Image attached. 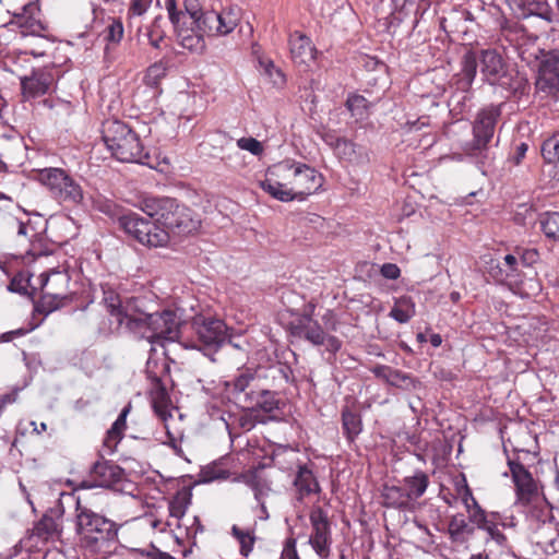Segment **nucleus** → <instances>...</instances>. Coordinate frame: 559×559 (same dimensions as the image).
Segmentation results:
<instances>
[{
    "label": "nucleus",
    "instance_id": "obj_24",
    "mask_svg": "<svg viewBox=\"0 0 559 559\" xmlns=\"http://www.w3.org/2000/svg\"><path fill=\"white\" fill-rule=\"evenodd\" d=\"M185 10L179 11L175 0H167L166 8L171 23H182L194 25L198 17L203 12L199 0H185Z\"/></svg>",
    "mask_w": 559,
    "mask_h": 559
},
{
    "label": "nucleus",
    "instance_id": "obj_49",
    "mask_svg": "<svg viewBox=\"0 0 559 559\" xmlns=\"http://www.w3.org/2000/svg\"><path fill=\"white\" fill-rule=\"evenodd\" d=\"M105 40L108 43L118 44L123 37V25L119 19L110 17L104 31Z\"/></svg>",
    "mask_w": 559,
    "mask_h": 559
},
{
    "label": "nucleus",
    "instance_id": "obj_26",
    "mask_svg": "<svg viewBox=\"0 0 559 559\" xmlns=\"http://www.w3.org/2000/svg\"><path fill=\"white\" fill-rule=\"evenodd\" d=\"M247 406L252 408L253 412L263 411L271 414L278 409V401L275 394L267 390H251L246 393Z\"/></svg>",
    "mask_w": 559,
    "mask_h": 559
},
{
    "label": "nucleus",
    "instance_id": "obj_9",
    "mask_svg": "<svg viewBox=\"0 0 559 559\" xmlns=\"http://www.w3.org/2000/svg\"><path fill=\"white\" fill-rule=\"evenodd\" d=\"M40 182L61 203L78 204L83 200L81 186L61 168H45L38 174Z\"/></svg>",
    "mask_w": 559,
    "mask_h": 559
},
{
    "label": "nucleus",
    "instance_id": "obj_14",
    "mask_svg": "<svg viewBox=\"0 0 559 559\" xmlns=\"http://www.w3.org/2000/svg\"><path fill=\"white\" fill-rule=\"evenodd\" d=\"M57 80L56 69L44 67L34 69L29 75L20 78L21 95L24 102H28L47 94Z\"/></svg>",
    "mask_w": 559,
    "mask_h": 559
},
{
    "label": "nucleus",
    "instance_id": "obj_41",
    "mask_svg": "<svg viewBox=\"0 0 559 559\" xmlns=\"http://www.w3.org/2000/svg\"><path fill=\"white\" fill-rule=\"evenodd\" d=\"M542 156L547 164L559 162V132H554L547 136L540 147Z\"/></svg>",
    "mask_w": 559,
    "mask_h": 559
},
{
    "label": "nucleus",
    "instance_id": "obj_6",
    "mask_svg": "<svg viewBox=\"0 0 559 559\" xmlns=\"http://www.w3.org/2000/svg\"><path fill=\"white\" fill-rule=\"evenodd\" d=\"M40 276L43 294L36 305L38 312L48 314L69 306L74 300V295L69 289L71 282L69 266L50 269Z\"/></svg>",
    "mask_w": 559,
    "mask_h": 559
},
{
    "label": "nucleus",
    "instance_id": "obj_11",
    "mask_svg": "<svg viewBox=\"0 0 559 559\" xmlns=\"http://www.w3.org/2000/svg\"><path fill=\"white\" fill-rule=\"evenodd\" d=\"M191 326L199 341L205 346L221 347L229 344L235 348H240L239 344L233 343L228 328L221 319L198 314L193 317Z\"/></svg>",
    "mask_w": 559,
    "mask_h": 559
},
{
    "label": "nucleus",
    "instance_id": "obj_37",
    "mask_svg": "<svg viewBox=\"0 0 559 559\" xmlns=\"http://www.w3.org/2000/svg\"><path fill=\"white\" fill-rule=\"evenodd\" d=\"M450 537L453 542H465L467 536L473 534V527H471L463 514H455L451 518L448 527Z\"/></svg>",
    "mask_w": 559,
    "mask_h": 559
},
{
    "label": "nucleus",
    "instance_id": "obj_53",
    "mask_svg": "<svg viewBox=\"0 0 559 559\" xmlns=\"http://www.w3.org/2000/svg\"><path fill=\"white\" fill-rule=\"evenodd\" d=\"M527 151H528L527 143H525V142L516 143V144H514L512 152L509 155L508 160L513 166H519L522 164L523 159L525 158Z\"/></svg>",
    "mask_w": 559,
    "mask_h": 559
},
{
    "label": "nucleus",
    "instance_id": "obj_62",
    "mask_svg": "<svg viewBox=\"0 0 559 559\" xmlns=\"http://www.w3.org/2000/svg\"><path fill=\"white\" fill-rule=\"evenodd\" d=\"M259 64L264 70L265 74H267L270 78H272L273 72H275L282 79V81H284V75L282 71L275 67L274 62L271 59L260 58Z\"/></svg>",
    "mask_w": 559,
    "mask_h": 559
},
{
    "label": "nucleus",
    "instance_id": "obj_39",
    "mask_svg": "<svg viewBox=\"0 0 559 559\" xmlns=\"http://www.w3.org/2000/svg\"><path fill=\"white\" fill-rule=\"evenodd\" d=\"M59 534V524L49 515H44L34 526L33 535L43 540H48Z\"/></svg>",
    "mask_w": 559,
    "mask_h": 559
},
{
    "label": "nucleus",
    "instance_id": "obj_55",
    "mask_svg": "<svg viewBox=\"0 0 559 559\" xmlns=\"http://www.w3.org/2000/svg\"><path fill=\"white\" fill-rule=\"evenodd\" d=\"M501 265L504 267V270H507L506 272L509 273L514 283H518L520 277V270L518 267L519 263L516 257L513 254L504 255Z\"/></svg>",
    "mask_w": 559,
    "mask_h": 559
},
{
    "label": "nucleus",
    "instance_id": "obj_1",
    "mask_svg": "<svg viewBox=\"0 0 559 559\" xmlns=\"http://www.w3.org/2000/svg\"><path fill=\"white\" fill-rule=\"evenodd\" d=\"M502 107L503 103L481 107L472 122V140L462 145L464 155L472 158L485 175L495 167L496 156L491 142L502 116Z\"/></svg>",
    "mask_w": 559,
    "mask_h": 559
},
{
    "label": "nucleus",
    "instance_id": "obj_16",
    "mask_svg": "<svg viewBox=\"0 0 559 559\" xmlns=\"http://www.w3.org/2000/svg\"><path fill=\"white\" fill-rule=\"evenodd\" d=\"M293 201H304L323 185V176L313 167L296 160Z\"/></svg>",
    "mask_w": 559,
    "mask_h": 559
},
{
    "label": "nucleus",
    "instance_id": "obj_38",
    "mask_svg": "<svg viewBox=\"0 0 559 559\" xmlns=\"http://www.w3.org/2000/svg\"><path fill=\"white\" fill-rule=\"evenodd\" d=\"M191 492L187 489L179 490L169 502V514L176 520H181L191 503Z\"/></svg>",
    "mask_w": 559,
    "mask_h": 559
},
{
    "label": "nucleus",
    "instance_id": "obj_60",
    "mask_svg": "<svg viewBox=\"0 0 559 559\" xmlns=\"http://www.w3.org/2000/svg\"><path fill=\"white\" fill-rule=\"evenodd\" d=\"M151 3L152 0H132L129 8V14L138 16L144 14L151 7Z\"/></svg>",
    "mask_w": 559,
    "mask_h": 559
},
{
    "label": "nucleus",
    "instance_id": "obj_23",
    "mask_svg": "<svg viewBox=\"0 0 559 559\" xmlns=\"http://www.w3.org/2000/svg\"><path fill=\"white\" fill-rule=\"evenodd\" d=\"M176 33L178 44L188 49L191 52H202L205 48L204 35L203 33L197 28L195 25L191 24H182V23H173Z\"/></svg>",
    "mask_w": 559,
    "mask_h": 559
},
{
    "label": "nucleus",
    "instance_id": "obj_59",
    "mask_svg": "<svg viewBox=\"0 0 559 559\" xmlns=\"http://www.w3.org/2000/svg\"><path fill=\"white\" fill-rule=\"evenodd\" d=\"M28 282V277H26L23 273H19L10 281L9 290L19 294H26Z\"/></svg>",
    "mask_w": 559,
    "mask_h": 559
},
{
    "label": "nucleus",
    "instance_id": "obj_3",
    "mask_svg": "<svg viewBox=\"0 0 559 559\" xmlns=\"http://www.w3.org/2000/svg\"><path fill=\"white\" fill-rule=\"evenodd\" d=\"M75 518L81 547L90 554H109L118 532L115 522L82 504L80 498L76 501Z\"/></svg>",
    "mask_w": 559,
    "mask_h": 559
},
{
    "label": "nucleus",
    "instance_id": "obj_20",
    "mask_svg": "<svg viewBox=\"0 0 559 559\" xmlns=\"http://www.w3.org/2000/svg\"><path fill=\"white\" fill-rule=\"evenodd\" d=\"M288 43L294 63L308 66L314 60L317 49L308 36L300 32H294L290 34Z\"/></svg>",
    "mask_w": 559,
    "mask_h": 559
},
{
    "label": "nucleus",
    "instance_id": "obj_17",
    "mask_svg": "<svg viewBox=\"0 0 559 559\" xmlns=\"http://www.w3.org/2000/svg\"><path fill=\"white\" fill-rule=\"evenodd\" d=\"M311 534L309 544L322 558H326L331 548V526L328 515L321 508H314L310 513Z\"/></svg>",
    "mask_w": 559,
    "mask_h": 559
},
{
    "label": "nucleus",
    "instance_id": "obj_10",
    "mask_svg": "<svg viewBox=\"0 0 559 559\" xmlns=\"http://www.w3.org/2000/svg\"><path fill=\"white\" fill-rule=\"evenodd\" d=\"M9 25L23 36L45 37L49 32V25L44 17L38 0L31 1L24 4L20 11L13 12Z\"/></svg>",
    "mask_w": 559,
    "mask_h": 559
},
{
    "label": "nucleus",
    "instance_id": "obj_45",
    "mask_svg": "<svg viewBox=\"0 0 559 559\" xmlns=\"http://www.w3.org/2000/svg\"><path fill=\"white\" fill-rule=\"evenodd\" d=\"M540 71L544 75H550L551 80L559 82V50L547 52L540 63Z\"/></svg>",
    "mask_w": 559,
    "mask_h": 559
},
{
    "label": "nucleus",
    "instance_id": "obj_7",
    "mask_svg": "<svg viewBox=\"0 0 559 559\" xmlns=\"http://www.w3.org/2000/svg\"><path fill=\"white\" fill-rule=\"evenodd\" d=\"M508 466L515 486V503L527 508V513L532 518L545 521L548 508L537 481L523 464L509 460Z\"/></svg>",
    "mask_w": 559,
    "mask_h": 559
},
{
    "label": "nucleus",
    "instance_id": "obj_40",
    "mask_svg": "<svg viewBox=\"0 0 559 559\" xmlns=\"http://www.w3.org/2000/svg\"><path fill=\"white\" fill-rule=\"evenodd\" d=\"M374 373L378 377L385 379L391 385L407 389L412 384V379L409 377L386 366L376 367Z\"/></svg>",
    "mask_w": 559,
    "mask_h": 559
},
{
    "label": "nucleus",
    "instance_id": "obj_51",
    "mask_svg": "<svg viewBox=\"0 0 559 559\" xmlns=\"http://www.w3.org/2000/svg\"><path fill=\"white\" fill-rule=\"evenodd\" d=\"M237 146L240 150L248 151L255 156H260L264 152L263 144L254 138H240L237 140Z\"/></svg>",
    "mask_w": 559,
    "mask_h": 559
},
{
    "label": "nucleus",
    "instance_id": "obj_64",
    "mask_svg": "<svg viewBox=\"0 0 559 559\" xmlns=\"http://www.w3.org/2000/svg\"><path fill=\"white\" fill-rule=\"evenodd\" d=\"M381 274L385 277V278H389V280H396L400 274H401V271L399 269V266L396 264H393V263H385L383 264V266L381 267Z\"/></svg>",
    "mask_w": 559,
    "mask_h": 559
},
{
    "label": "nucleus",
    "instance_id": "obj_29",
    "mask_svg": "<svg viewBox=\"0 0 559 559\" xmlns=\"http://www.w3.org/2000/svg\"><path fill=\"white\" fill-rule=\"evenodd\" d=\"M128 413L129 407H124L116 421L112 424L111 428L107 431L104 439V449L107 454L114 453L118 443L121 441L123 431L127 427L126 418Z\"/></svg>",
    "mask_w": 559,
    "mask_h": 559
},
{
    "label": "nucleus",
    "instance_id": "obj_28",
    "mask_svg": "<svg viewBox=\"0 0 559 559\" xmlns=\"http://www.w3.org/2000/svg\"><path fill=\"white\" fill-rule=\"evenodd\" d=\"M340 158L353 164H360L368 160V155L361 152V146L345 138H337L332 144Z\"/></svg>",
    "mask_w": 559,
    "mask_h": 559
},
{
    "label": "nucleus",
    "instance_id": "obj_46",
    "mask_svg": "<svg viewBox=\"0 0 559 559\" xmlns=\"http://www.w3.org/2000/svg\"><path fill=\"white\" fill-rule=\"evenodd\" d=\"M167 67L164 62L158 61L150 66L144 75V83L150 87H157L160 81L166 76Z\"/></svg>",
    "mask_w": 559,
    "mask_h": 559
},
{
    "label": "nucleus",
    "instance_id": "obj_35",
    "mask_svg": "<svg viewBox=\"0 0 559 559\" xmlns=\"http://www.w3.org/2000/svg\"><path fill=\"white\" fill-rule=\"evenodd\" d=\"M389 316L400 323L408 322L415 316V302L412 297L397 298Z\"/></svg>",
    "mask_w": 559,
    "mask_h": 559
},
{
    "label": "nucleus",
    "instance_id": "obj_63",
    "mask_svg": "<svg viewBox=\"0 0 559 559\" xmlns=\"http://www.w3.org/2000/svg\"><path fill=\"white\" fill-rule=\"evenodd\" d=\"M282 559H300L296 549V540L288 538L282 551Z\"/></svg>",
    "mask_w": 559,
    "mask_h": 559
},
{
    "label": "nucleus",
    "instance_id": "obj_19",
    "mask_svg": "<svg viewBox=\"0 0 559 559\" xmlns=\"http://www.w3.org/2000/svg\"><path fill=\"white\" fill-rule=\"evenodd\" d=\"M479 61L483 80L489 85H492L509 67L503 57L495 49L481 50Z\"/></svg>",
    "mask_w": 559,
    "mask_h": 559
},
{
    "label": "nucleus",
    "instance_id": "obj_25",
    "mask_svg": "<svg viewBox=\"0 0 559 559\" xmlns=\"http://www.w3.org/2000/svg\"><path fill=\"white\" fill-rule=\"evenodd\" d=\"M92 476L98 487H111L121 481L123 471L114 463L103 461L94 464Z\"/></svg>",
    "mask_w": 559,
    "mask_h": 559
},
{
    "label": "nucleus",
    "instance_id": "obj_58",
    "mask_svg": "<svg viewBox=\"0 0 559 559\" xmlns=\"http://www.w3.org/2000/svg\"><path fill=\"white\" fill-rule=\"evenodd\" d=\"M238 479L243 481L246 485H248L250 487V489L253 491L257 500L261 499V496L263 493V485L260 479H258L252 474L242 475Z\"/></svg>",
    "mask_w": 559,
    "mask_h": 559
},
{
    "label": "nucleus",
    "instance_id": "obj_30",
    "mask_svg": "<svg viewBox=\"0 0 559 559\" xmlns=\"http://www.w3.org/2000/svg\"><path fill=\"white\" fill-rule=\"evenodd\" d=\"M151 401L156 415L166 421L171 416V403L166 389L159 383L152 389Z\"/></svg>",
    "mask_w": 559,
    "mask_h": 559
},
{
    "label": "nucleus",
    "instance_id": "obj_18",
    "mask_svg": "<svg viewBox=\"0 0 559 559\" xmlns=\"http://www.w3.org/2000/svg\"><path fill=\"white\" fill-rule=\"evenodd\" d=\"M492 86H499L507 91L515 99L530 93V83L526 75L514 67H508Z\"/></svg>",
    "mask_w": 559,
    "mask_h": 559
},
{
    "label": "nucleus",
    "instance_id": "obj_43",
    "mask_svg": "<svg viewBox=\"0 0 559 559\" xmlns=\"http://www.w3.org/2000/svg\"><path fill=\"white\" fill-rule=\"evenodd\" d=\"M346 107L353 116L364 119L369 114L370 103L362 95L352 94L347 97Z\"/></svg>",
    "mask_w": 559,
    "mask_h": 559
},
{
    "label": "nucleus",
    "instance_id": "obj_22",
    "mask_svg": "<svg viewBox=\"0 0 559 559\" xmlns=\"http://www.w3.org/2000/svg\"><path fill=\"white\" fill-rule=\"evenodd\" d=\"M296 499H305L320 492L321 488L313 472L307 465H300L294 479Z\"/></svg>",
    "mask_w": 559,
    "mask_h": 559
},
{
    "label": "nucleus",
    "instance_id": "obj_31",
    "mask_svg": "<svg viewBox=\"0 0 559 559\" xmlns=\"http://www.w3.org/2000/svg\"><path fill=\"white\" fill-rule=\"evenodd\" d=\"M539 229L547 240L559 242V212L547 211L538 215Z\"/></svg>",
    "mask_w": 559,
    "mask_h": 559
},
{
    "label": "nucleus",
    "instance_id": "obj_61",
    "mask_svg": "<svg viewBox=\"0 0 559 559\" xmlns=\"http://www.w3.org/2000/svg\"><path fill=\"white\" fill-rule=\"evenodd\" d=\"M539 260V252L535 248L524 249L521 253V262L525 266H532Z\"/></svg>",
    "mask_w": 559,
    "mask_h": 559
},
{
    "label": "nucleus",
    "instance_id": "obj_47",
    "mask_svg": "<svg viewBox=\"0 0 559 559\" xmlns=\"http://www.w3.org/2000/svg\"><path fill=\"white\" fill-rule=\"evenodd\" d=\"M343 428L349 439L355 438L361 430V421L357 414L344 411L342 414Z\"/></svg>",
    "mask_w": 559,
    "mask_h": 559
},
{
    "label": "nucleus",
    "instance_id": "obj_4",
    "mask_svg": "<svg viewBox=\"0 0 559 559\" xmlns=\"http://www.w3.org/2000/svg\"><path fill=\"white\" fill-rule=\"evenodd\" d=\"M142 210L159 225L167 228L169 235L188 236L197 233L201 226L200 216L190 207L173 198H147Z\"/></svg>",
    "mask_w": 559,
    "mask_h": 559
},
{
    "label": "nucleus",
    "instance_id": "obj_8",
    "mask_svg": "<svg viewBox=\"0 0 559 559\" xmlns=\"http://www.w3.org/2000/svg\"><path fill=\"white\" fill-rule=\"evenodd\" d=\"M296 160L286 158L266 169L260 188L273 199L282 202L293 201Z\"/></svg>",
    "mask_w": 559,
    "mask_h": 559
},
{
    "label": "nucleus",
    "instance_id": "obj_52",
    "mask_svg": "<svg viewBox=\"0 0 559 559\" xmlns=\"http://www.w3.org/2000/svg\"><path fill=\"white\" fill-rule=\"evenodd\" d=\"M506 271L507 270H504V267L501 265L500 262H497L493 265V261H491V266L489 269V274H490V276L495 281H497L499 283H506V284H509V285L515 284L513 278Z\"/></svg>",
    "mask_w": 559,
    "mask_h": 559
},
{
    "label": "nucleus",
    "instance_id": "obj_5",
    "mask_svg": "<svg viewBox=\"0 0 559 559\" xmlns=\"http://www.w3.org/2000/svg\"><path fill=\"white\" fill-rule=\"evenodd\" d=\"M102 138L111 156L117 160L148 165L150 155L140 135L126 122L117 119L104 121Z\"/></svg>",
    "mask_w": 559,
    "mask_h": 559
},
{
    "label": "nucleus",
    "instance_id": "obj_48",
    "mask_svg": "<svg viewBox=\"0 0 559 559\" xmlns=\"http://www.w3.org/2000/svg\"><path fill=\"white\" fill-rule=\"evenodd\" d=\"M308 324L300 331V334L313 345H324L325 334L323 330L310 319H307Z\"/></svg>",
    "mask_w": 559,
    "mask_h": 559
},
{
    "label": "nucleus",
    "instance_id": "obj_21",
    "mask_svg": "<svg viewBox=\"0 0 559 559\" xmlns=\"http://www.w3.org/2000/svg\"><path fill=\"white\" fill-rule=\"evenodd\" d=\"M119 226L142 245L144 243L147 233H150V228L156 229V223L134 212L119 216Z\"/></svg>",
    "mask_w": 559,
    "mask_h": 559
},
{
    "label": "nucleus",
    "instance_id": "obj_42",
    "mask_svg": "<svg viewBox=\"0 0 559 559\" xmlns=\"http://www.w3.org/2000/svg\"><path fill=\"white\" fill-rule=\"evenodd\" d=\"M231 534L239 543L240 555L242 557H248L251 554V551L253 550V546L255 543V537L253 535V532L243 531V530L239 528L237 525H233Z\"/></svg>",
    "mask_w": 559,
    "mask_h": 559
},
{
    "label": "nucleus",
    "instance_id": "obj_32",
    "mask_svg": "<svg viewBox=\"0 0 559 559\" xmlns=\"http://www.w3.org/2000/svg\"><path fill=\"white\" fill-rule=\"evenodd\" d=\"M462 500L467 509L471 522L475 523L479 528L487 527L489 522L485 511L479 507L467 485L463 488Z\"/></svg>",
    "mask_w": 559,
    "mask_h": 559
},
{
    "label": "nucleus",
    "instance_id": "obj_44",
    "mask_svg": "<svg viewBox=\"0 0 559 559\" xmlns=\"http://www.w3.org/2000/svg\"><path fill=\"white\" fill-rule=\"evenodd\" d=\"M154 223H156V229L150 228L143 245L153 248L165 247L169 241V231L164 226L160 227L156 221Z\"/></svg>",
    "mask_w": 559,
    "mask_h": 559
},
{
    "label": "nucleus",
    "instance_id": "obj_57",
    "mask_svg": "<svg viewBox=\"0 0 559 559\" xmlns=\"http://www.w3.org/2000/svg\"><path fill=\"white\" fill-rule=\"evenodd\" d=\"M95 207L99 212H102V213H104V214H106V215H108L110 217H116L117 216L119 218V216H120L119 215V209H118L117 204L114 203L110 200L98 199V200L95 201Z\"/></svg>",
    "mask_w": 559,
    "mask_h": 559
},
{
    "label": "nucleus",
    "instance_id": "obj_27",
    "mask_svg": "<svg viewBox=\"0 0 559 559\" xmlns=\"http://www.w3.org/2000/svg\"><path fill=\"white\" fill-rule=\"evenodd\" d=\"M489 12L492 15H499L497 19V24L499 26L501 35L510 43L518 41L521 37L524 36L525 28L519 23L514 21L508 20L501 12L500 8L497 5H491L489 8Z\"/></svg>",
    "mask_w": 559,
    "mask_h": 559
},
{
    "label": "nucleus",
    "instance_id": "obj_15",
    "mask_svg": "<svg viewBox=\"0 0 559 559\" xmlns=\"http://www.w3.org/2000/svg\"><path fill=\"white\" fill-rule=\"evenodd\" d=\"M518 17L538 16L549 23L559 21V0H508Z\"/></svg>",
    "mask_w": 559,
    "mask_h": 559
},
{
    "label": "nucleus",
    "instance_id": "obj_2",
    "mask_svg": "<svg viewBox=\"0 0 559 559\" xmlns=\"http://www.w3.org/2000/svg\"><path fill=\"white\" fill-rule=\"evenodd\" d=\"M182 321L176 311L164 309L160 312L144 313L129 318L127 329L139 340L147 341L152 346L166 347L180 343L186 349H201L197 345H186L181 342Z\"/></svg>",
    "mask_w": 559,
    "mask_h": 559
},
{
    "label": "nucleus",
    "instance_id": "obj_13",
    "mask_svg": "<svg viewBox=\"0 0 559 559\" xmlns=\"http://www.w3.org/2000/svg\"><path fill=\"white\" fill-rule=\"evenodd\" d=\"M197 20L194 25L204 36L227 35L238 25L240 14L237 8H229L222 12L203 11Z\"/></svg>",
    "mask_w": 559,
    "mask_h": 559
},
{
    "label": "nucleus",
    "instance_id": "obj_12",
    "mask_svg": "<svg viewBox=\"0 0 559 559\" xmlns=\"http://www.w3.org/2000/svg\"><path fill=\"white\" fill-rule=\"evenodd\" d=\"M477 73V57L473 51H467L461 61V70L459 73L453 75L451 84L452 86L463 93L456 105H453L454 99L457 95H453L449 100L451 112L463 114L465 110V100L471 99L467 93L471 91L473 82Z\"/></svg>",
    "mask_w": 559,
    "mask_h": 559
},
{
    "label": "nucleus",
    "instance_id": "obj_50",
    "mask_svg": "<svg viewBox=\"0 0 559 559\" xmlns=\"http://www.w3.org/2000/svg\"><path fill=\"white\" fill-rule=\"evenodd\" d=\"M255 380V377L250 371H245L240 373L234 381H233V388L234 392L236 393H243V396L246 397V393L248 389L254 390L255 385L253 384Z\"/></svg>",
    "mask_w": 559,
    "mask_h": 559
},
{
    "label": "nucleus",
    "instance_id": "obj_34",
    "mask_svg": "<svg viewBox=\"0 0 559 559\" xmlns=\"http://www.w3.org/2000/svg\"><path fill=\"white\" fill-rule=\"evenodd\" d=\"M103 294H104L103 302H104L105 307L107 308L108 312L111 316L117 318V321L119 324L124 323L127 325L128 319L134 318V317L127 314L122 310L121 300H120L119 295L110 288L104 289Z\"/></svg>",
    "mask_w": 559,
    "mask_h": 559
},
{
    "label": "nucleus",
    "instance_id": "obj_56",
    "mask_svg": "<svg viewBox=\"0 0 559 559\" xmlns=\"http://www.w3.org/2000/svg\"><path fill=\"white\" fill-rule=\"evenodd\" d=\"M147 37H148V41L150 44L154 47V48H157L159 49L160 48V44L162 41L164 40L165 38V34L164 32L159 28V25H158V20L156 19L152 26L150 27L148 32H147Z\"/></svg>",
    "mask_w": 559,
    "mask_h": 559
},
{
    "label": "nucleus",
    "instance_id": "obj_36",
    "mask_svg": "<svg viewBox=\"0 0 559 559\" xmlns=\"http://www.w3.org/2000/svg\"><path fill=\"white\" fill-rule=\"evenodd\" d=\"M428 483V476L423 472H417L413 476L406 477L402 485L411 500L415 501L424 495Z\"/></svg>",
    "mask_w": 559,
    "mask_h": 559
},
{
    "label": "nucleus",
    "instance_id": "obj_54",
    "mask_svg": "<svg viewBox=\"0 0 559 559\" xmlns=\"http://www.w3.org/2000/svg\"><path fill=\"white\" fill-rule=\"evenodd\" d=\"M407 16V12L404 8L394 11L388 17L386 28L388 32L394 35L397 32L399 26L404 22Z\"/></svg>",
    "mask_w": 559,
    "mask_h": 559
},
{
    "label": "nucleus",
    "instance_id": "obj_33",
    "mask_svg": "<svg viewBox=\"0 0 559 559\" xmlns=\"http://www.w3.org/2000/svg\"><path fill=\"white\" fill-rule=\"evenodd\" d=\"M384 503L388 507L397 509H406L413 502L406 493L403 485L401 486H385L383 489Z\"/></svg>",
    "mask_w": 559,
    "mask_h": 559
}]
</instances>
